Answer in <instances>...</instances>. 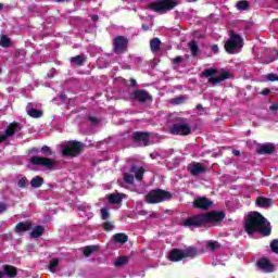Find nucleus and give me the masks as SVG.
I'll use <instances>...</instances> for the list:
<instances>
[{"label": "nucleus", "mask_w": 278, "mask_h": 278, "mask_svg": "<svg viewBox=\"0 0 278 278\" xmlns=\"http://www.w3.org/2000/svg\"><path fill=\"white\" fill-rule=\"evenodd\" d=\"M169 132L173 134V136H190L192 134V126H190L188 119L178 117L169 128Z\"/></svg>", "instance_id": "39448f33"}, {"label": "nucleus", "mask_w": 278, "mask_h": 278, "mask_svg": "<svg viewBox=\"0 0 278 278\" xmlns=\"http://www.w3.org/2000/svg\"><path fill=\"white\" fill-rule=\"evenodd\" d=\"M124 181H125V184H128V185L134 184V175H125Z\"/></svg>", "instance_id": "49530a36"}, {"label": "nucleus", "mask_w": 278, "mask_h": 278, "mask_svg": "<svg viewBox=\"0 0 278 278\" xmlns=\"http://www.w3.org/2000/svg\"><path fill=\"white\" fill-rule=\"evenodd\" d=\"M94 251H99V245H87L85 247L83 254L85 255V257H90V255H92Z\"/></svg>", "instance_id": "c85d7f7f"}, {"label": "nucleus", "mask_w": 278, "mask_h": 278, "mask_svg": "<svg viewBox=\"0 0 278 278\" xmlns=\"http://www.w3.org/2000/svg\"><path fill=\"white\" fill-rule=\"evenodd\" d=\"M28 184H29V180H27V177H22L18 180L17 186H18V188H27Z\"/></svg>", "instance_id": "58836bf2"}, {"label": "nucleus", "mask_w": 278, "mask_h": 278, "mask_svg": "<svg viewBox=\"0 0 278 278\" xmlns=\"http://www.w3.org/2000/svg\"><path fill=\"white\" fill-rule=\"evenodd\" d=\"M81 149H84V144L81 142L72 141L71 142V157H77L79 153H81Z\"/></svg>", "instance_id": "6ab92c4d"}, {"label": "nucleus", "mask_w": 278, "mask_h": 278, "mask_svg": "<svg viewBox=\"0 0 278 278\" xmlns=\"http://www.w3.org/2000/svg\"><path fill=\"white\" fill-rule=\"evenodd\" d=\"M89 121H90V123H92V125H97V123H99V119L97 117H92V116L89 117Z\"/></svg>", "instance_id": "3c124183"}, {"label": "nucleus", "mask_w": 278, "mask_h": 278, "mask_svg": "<svg viewBox=\"0 0 278 278\" xmlns=\"http://www.w3.org/2000/svg\"><path fill=\"white\" fill-rule=\"evenodd\" d=\"M102 229H104V231H113L114 230V223H112V222H104L102 224Z\"/></svg>", "instance_id": "4c0bfd02"}, {"label": "nucleus", "mask_w": 278, "mask_h": 278, "mask_svg": "<svg viewBox=\"0 0 278 278\" xmlns=\"http://www.w3.org/2000/svg\"><path fill=\"white\" fill-rule=\"evenodd\" d=\"M225 220L224 211H212L208 213H202L188 217L182 222V227H188V229H197L203 227V225L218 224Z\"/></svg>", "instance_id": "f03ea898"}, {"label": "nucleus", "mask_w": 278, "mask_h": 278, "mask_svg": "<svg viewBox=\"0 0 278 278\" xmlns=\"http://www.w3.org/2000/svg\"><path fill=\"white\" fill-rule=\"evenodd\" d=\"M186 101L185 97H178V98H174L172 99L170 103H173L174 105H181V103H184Z\"/></svg>", "instance_id": "ea45409f"}, {"label": "nucleus", "mask_w": 278, "mask_h": 278, "mask_svg": "<svg viewBox=\"0 0 278 278\" xmlns=\"http://www.w3.org/2000/svg\"><path fill=\"white\" fill-rule=\"evenodd\" d=\"M27 114L31 118H40L42 116V111L31 108V103L27 104Z\"/></svg>", "instance_id": "5701e85b"}, {"label": "nucleus", "mask_w": 278, "mask_h": 278, "mask_svg": "<svg viewBox=\"0 0 278 278\" xmlns=\"http://www.w3.org/2000/svg\"><path fill=\"white\" fill-rule=\"evenodd\" d=\"M244 231L248 236L261 233V236L268 237L273 233L270 222L264 217L260 212H250L244 218Z\"/></svg>", "instance_id": "f257e3e1"}, {"label": "nucleus", "mask_w": 278, "mask_h": 278, "mask_svg": "<svg viewBox=\"0 0 278 278\" xmlns=\"http://www.w3.org/2000/svg\"><path fill=\"white\" fill-rule=\"evenodd\" d=\"M60 265V261L58 258H52L49 264V270L50 273H55L56 266Z\"/></svg>", "instance_id": "e433bc0d"}, {"label": "nucleus", "mask_w": 278, "mask_h": 278, "mask_svg": "<svg viewBox=\"0 0 278 278\" xmlns=\"http://www.w3.org/2000/svg\"><path fill=\"white\" fill-rule=\"evenodd\" d=\"M8 210V204L0 202V214H3Z\"/></svg>", "instance_id": "09e8293b"}, {"label": "nucleus", "mask_w": 278, "mask_h": 278, "mask_svg": "<svg viewBox=\"0 0 278 278\" xmlns=\"http://www.w3.org/2000/svg\"><path fill=\"white\" fill-rule=\"evenodd\" d=\"M271 203L273 200L268 198L258 197L256 199V205H258V207H270Z\"/></svg>", "instance_id": "393cba45"}, {"label": "nucleus", "mask_w": 278, "mask_h": 278, "mask_svg": "<svg viewBox=\"0 0 278 278\" xmlns=\"http://www.w3.org/2000/svg\"><path fill=\"white\" fill-rule=\"evenodd\" d=\"M40 150L33 148L31 150H29V153H38Z\"/></svg>", "instance_id": "4d7b16f0"}, {"label": "nucleus", "mask_w": 278, "mask_h": 278, "mask_svg": "<svg viewBox=\"0 0 278 278\" xmlns=\"http://www.w3.org/2000/svg\"><path fill=\"white\" fill-rule=\"evenodd\" d=\"M266 79H267V81H278V75L277 74H267Z\"/></svg>", "instance_id": "a18cd8bd"}, {"label": "nucleus", "mask_w": 278, "mask_h": 278, "mask_svg": "<svg viewBox=\"0 0 278 278\" xmlns=\"http://www.w3.org/2000/svg\"><path fill=\"white\" fill-rule=\"evenodd\" d=\"M275 149L276 147L273 143L260 144L256 149V153H258V155H270L275 153Z\"/></svg>", "instance_id": "4468645a"}, {"label": "nucleus", "mask_w": 278, "mask_h": 278, "mask_svg": "<svg viewBox=\"0 0 278 278\" xmlns=\"http://www.w3.org/2000/svg\"><path fill=\"white\" fill-rule=\"evenodd\" d=\"M218 247H219L218 241H210V242L207 243V249H208L210 251H216V249H218Z\"/></svg>", "instance_id": "a19ab883"}, {"label": "nucleus", "mask_w": 278, "mask_h": 278, "mask_svg": "<svg viewBox=\"0 0 278 278\" xmlns=\"http://www.w3.org/2000/svg\"><path fill=\"white\" fill-rule=\"evenodd\" d=\"M162 45V41L160 40V38H153L150 41V49L153 53L160 51V46Z\"/></svg>", "instance_id": "cd10ccee"}, {"label": "nucleus", "mask_w": 278, "mask_h": 278, "mask_svg": "<svg viewBox=\"0 0 278 278\" xmlns=\"http://www.w3.org/2000/svg\"><path fill=\"white\" fill-rule=\"evenodd\" d=\"M236 8L240 12H242L244 10H249V8H250L249 1H247V0L238 1L237 4H236Z\"/></svg>", "instance_id": "473e14b6"}, {"label": "nucleus", "mask_w": 278, "mask_h": 278, "mask_svg": "<svg viewBox=\"0 0 278 278\" xmlns=\"http://www.w3.org/2000/svg\"><path fill=\"white\" fill-rule=\"evenodd\" d=\"M45 233V226L37 225L33 230L30 231L29 236L30 238H40Z\"/></svg>", "instance_id": "4be33fe9"}, {"label": "nucleus", "mask_w": 278, "mask_h": 278, "mask_svg": "<svg viewBox=\"0 0 278 278\" xmlns=\"http://www.w3.org/2000/svg\"><path fill=\"white\" fill-rule=\"evenodd\" d=\"M41 153H43V155H52L53 151L51 150V148H49V146H43L41 148Z\"/></svg>", "instance_id": "c03bdc74"}, {"label": "nucleus", "mask_w": 278, "mask_h": 278, "mask_svg": "<svg viewBox=\"0 0 278 278\" xmlns=\"http://www.w3.org/2000/svg\"><path fill=\"white\" fill-rule=\"evenodd\" d=\"M127 264H129V256H119L115 261L114 266H116V268H121V266H127Z\"/></svg>", "instance_id": "c756f323"}, {"label": "nucleus", "mask_w": 278, "mask_h": 278, "mask_svg": "<svg viewBox=\"0 0 278 278\" xmlns=\"http://www.w3.org/2000/svg\"><path fill=\"white\" fill-rule=\"evenodd\" d=\"M177 1L175 0H161L156 2H152L148 4V9L152 10V12H159L160 14H164V12H168L176 8Z\"/></svg>", "instance_id": "423d86ee"}, {"label": "nucleus", "mask_w": 278, "mask_h": 278, "mask_svg": "<svg viewBox=\"0 0 278 278\" xmlns=\"http://www.w3.org/2000/svg\"><path fill=\"white\" fill-rule=\"evenodd\" d=\"M188 168L191 175H203L210 170V166L205 165L204 163L197 162L189 164Z\"/></svg>", "instance_id": "9d476101"}, {"label": "nucleus", "mask_w": 278, "mask_h": 278, "mask_svg": "<svg viewBox=\"0 0 278 278\" xmlns=\"http://www.w3.org/2000/svg\"><path fill=\"white\" fill-rule=\"evenodd\" d=\"M3 10V3H0V12Z\"/></svg>", "instance_id": "0e129e2a"}, {"label": "nucleus", "mask_w": 278, "mask_h": 278, "mask_svg": "<svg viewBox=\"0 0 278 278\" xmlns=\"http://www.w3.org/2000/svg\"><path fill=\"white\" fill-rule=\"evenodd\" d=\"M50 73H55V70H54V68H52V70L50 71Z\"/></svg>", "instance_id": "338daca9"}, {"label": "nucleus", "mask_w": 278, "mask_h": 278, "mask_svg": "<svg viewBox=\"0 0 278 278\" xmlns=\"http://www.w3.org/2000/svg\"><path fill=\"white\" fill-rule=\"evenodd\" d=\"M182 255L184 260H186V257H190L192 260L199 255V250L194 247H189L182 250Z\"/></svg>", "instance_id": "412c9836"}, {"label": "nucleus", "mask_w": 278, "mask_h": 278, "mask_svg": "<svg viewBox=\"0 0 278 278\" xmlns=\"http://www.w3.org/2000/svg\"><path fill=\"white\" fill-rule=\"evenodd\" d=\"M134 138L135 142H138V144H143V147H147L151 140L149 132H135Z\"/></svg>", "instance_id": "dca6fc26"}, {"label": "nucleus", "mask_w": 278, "mask_h": 278, "mask_svg": "<svg viewBox=\"0 0 278 278\" xmlns=\"http://www.w3.org/2000/svg\"><path fill=\"white\" fill-rule=\"evenodd\" d=\"M137 181H142L143 175H135Z\"/></svg>", "instance_id": "6e6d98bb"}, {"label": "nucleus", "mask_w": 278, "mask_h": 278, "mask_svg": "<svg viewBox=\"0 0 278 278\" xmlns=\"http://www.w3.org/2000/svg\"><path fill=\"white\" fill-rule=\"evenodd\" d=\"M113 240L117 244H125V242H127L129 240V237L123 232H118L113 236Z\"/></svg>", "instance_id": "a878e982"}, {"label": "nucleus", "mask_w": 278, "mask_h": 278, "mask_svg": "<svg viewBox=\"0 0 278 278\" xmlns=\"http://www.w3.org/2000/svg\"><path fill=\"white\" fill-rule=\"evenodd\" d=\"M270 249H271L273 253H278V240L277 239H274L270 242Z\"/></svg>", "instance_id": "37998d69"}, {"label": "nucleus", "mask_w": 278, "mask_h": 278, "mask_svg": "<svg viewBox=\"0 0 278 278\" xmlns=\"http://www.w3.org/2000/svg\"><path fill=\"white\" fill-rule=\"evenodd\" d=\"M181 62H184V58H181V56H176L173 59V64L179 65V64H181Z\"/></svg>", "instance_id": "de8ad7c7"}, {"label": "nucleus", "mask_w": 278, "mask_h": 278, "mask_svg": "<svg viewBox=\"0 0 278 278\" xmlns=\"http://www.w3.org/2000/svg\"><path fill=\"white\" fill-rule=\"evenodd\" d=\"M45 184V179L40 176H37L30 180L31 188H40Z\"/></svg>", "instance_id": "2f4dec72"}, {"label": "nucleus", "mask_w": 278, "mask_h": 278, "mask_svg": "<svg viewBox=\"0 0 278 278\" xmlns=\"http://www.w3.org/2000/svg\"><path fill=\"white\" fill-rule=\"evenodd\" d=\"M100 212L102 220H108V218H110V212H108V208L103 207Z\"/></svg>", "instance_id": "79ce46f5"}, {"label": "nucleus", "mask_w": 278, "mask_h": 278, "mask_svg": "<svg viewBox=\"0 0 278 278\" xmlns=\"http://www.w3.org/2000/svg\"><path fill=\"white\" fill-rule=\"evenodd\" d=\"M232 154L236 155V157H240V150H233Z\"/></svg>", "instance_id": "5fc2aeb1"}, {"label": "nucleus", "mask_w": 278, "mask_h": 278, "mask_svg": "<svg viewBox=\"0 0 278 278\" xmlns=\"http://www.w3.org/2000/svg\"><path fill=\"white\" fill-rule=\"evenodd\" d=\"M61 153L62 155H71V142H67L66 144L61 146Z\"/></svg>", "instance_id": "f704fd0d"}, {"label": "nucleus", "mask_w": 278, "mask_h": 278, "mask_svg": "<svg viewBox=\"0 0 278 278\" xmlns=\"http://www.w3.org/2000/svg\"><path fill=\"white\" fill-rule=\"evenodd\" d=\"M157 213H152L151 215H150V218H157Z\"/></svg>", "instance_id": "bf43d9fd"}, {"label": "nucleus", "mask_w": 278, "mask_h": 278, "mask_svg": "<svg viewBox=\"0 0 278 278\" xmlns=\"http://www.w3.org/2000/svg\"><path fill=\"white\" fill-rule=\"evenodd\" d=\"M130 81H131V85H132V86H137V85H138V83L136 81V79H130Z\"/></svg>", "instance_id": "052dcab7"}, {"label": "nucleus", "mask_w": 278, "mask_h": 278, "mask_svg": "<svg viewBox=\"0 0 278 278\" xmlns=\"http://www.w3.org/2000/svg\"><path fill=\"white\" fill-rule=\"evenodd\" d=\"M212 205H213L212 200H210L205 197L197 198L193 201V207L195 210H202L203 212H206V210H210V207H212Z\"/></svg>", "instance_id": "9b49d317"}, {"label": "nucleus", "mask_w": 278, "mask_h": 278, "mask_svg": "<svg viewBox=\"0 0 278 278\" xmlns=\"http://www.w3.org/2000/svg\"><path fill=\"white\" fill-rule=\"evenodd\" d=\"M167 260H169V262H181V260H184V250L173 249L169 252Z\"/></svg>", "instance_id": "f3484780"}, {"label": "nucleus", "mask_w": 278, "mask_h": 278, "mask_svg": "<svg viewBox=\"0 0 278 278\" xmlns=\"http://www.w3.org/2000/svg\"><path fill=\"white\" fill-rule=\"evenodd\" d=\"M0 47H12V40L8 36L2 35L0 38Z\"/></svg>", "instance_id": "72a5a7b5"}, {"label": "nucleus", "mask_w": 278, "mask_h": 278, "mask_svg": "<svg viewBox=\"0 0 278 278\" xmlns=\"http://www.w3.org/2000/svg\"><path fill=\"white\" fill-rule=\"evenodd\" d=\"M242 47V37L231 30L230 38L225 43L227 53H238Z\"/></svg>", "instance_id": "6e6552de"}, {"label": "nucleus", "mask_w": 278, "mask_h": 278, "mask_svg": "<svg viewBox=\"0 0 278 278\" xmlns=\"http://www.w3.org/2000/svg\"><path fill=\"white\" fill-rule=\"evenodd\" d=\"M188 47L191 51V55H193V58H197V55H199V45L192 40L188 43Z\"/></svg>", "instance_id": "7c9ffc66"}, {"label": "nucleus", "mask_w": 278, "mask_h": 278, "mask_svg": "<svg viewBox=\"0 0 278 278\" xmlns=\"http://www.w3.org/2000/svg\"><path fill=\"white\" fill-rule=\"evenodd\" d=\"M30 229H31V222H29V220L26 223L20 222L15 226L16 233H23L25 231H30Z\"/></svg>", "instance_id": "aec40b11"}, {"label": "nucleus", "mask_w": 278, "mask_h": 278, "mask_svg": "<svg viewBox=\"0 0 278 278\" xmlns=\"http://www.w3.org/2000/svg\"><path fill=\"white\" fill-rule=\"evenodd\" d=\"M29 162L33 166H41L42 168H47V170H55L58 166L56 160L38 155L30 156Z\"/></svg>", "instance_id": "0eeeda50"}, {"label": "nucleus", "mask_w": 278, "mask_h": 278, "mask_svg": "<svg viewBox=\"0 0 278 278\" xmlns=\"http://www.w3.org/2000/svg\"><path fill=\"white\" fill-rule=\"evenodd\" d=\"M143 29H149V26H143Z\"/></svg>", "instance_id": "774afa93"}, {"label": "nucleus", "mask_w": 278, "mask_h": 278, "mask_svg": "<svg viewBox=\"0 0 278 278\" xmlns=\"http://www.w3.org/2000/svg\"><path fill=\"white\" fill-rule=\"evenodd\" d=\"M141 216H147V211H140Z\"/></svg>", "instance_id": "680f3d73"}, {"label": "nucleus", "mask_w": 278, "mask_h": 278, "mask_svg": "<svg viewBox=\"0 0 278 278\" xmlns=\"http://www.w3.org/2000/svg\"><path fill=\"white\" fill-rule=\"evenodd\" d=\"M197 110H203V105L198 104V105H197Z\"/></svg>", "instance_id": "e2e57ef3"}, {"label": "nucleus", "mask_w": 278, "mask_h": 278, "mask_svg": "<svg viewBox=\"0 0 278 278\" xmlns=\"http://www.w3.org/2000/svg\"><path fill=\"white\" fill-rule=\"evenodd\" d=\"M129 40L125 36H117L113 39V51L114 53L121 54L127 51Z\"/></svg>", "instance_id": "1a4fd4ad"}, {"label": "nucleus", "mask_w": 278, "mask_h": 278, "mask_svg": "<svg viewBox=\"0 0 278 278\" xmlns=\"http://www.w3.org/2000/svg\"><path fill=\"white\" fill-rule=\"evenodd\" d=\"M203 77H208V84L212 86H218L220 81H225V79H229L231 74L225 70L217 68H207L202 72Z\"/></svg>", "instance_id": "7ed1b4c3"}, {"label": "nucleus", "mask_w": 278, "mask_h": 278, "mask_svg": "<svg viewBox=\"0 0 278 278\" xmlns=\"http://www.w3.org/2000/svg\"><path fill=\"white\" fill-rule=\"evenodd\" d=\"M134 97L140 103H144L146 101H149V99H151V94H149V92H147L144 90H136L134 92Z\"/></svg>", "instance_id": "a211bd4d"}, {"label": "nucleus", "mask_w": 278, "mask_h": 278, "mask_svg": "<svg viewBox=\"0 0 278 278\" xmlns=\"http://www.w3.org/2000/svg\"><path fill=\"white\" fill-rule=\"evenodd\" d=\"M91 21H99V15H92Z\"/></svg>", "instance_id": "13d9d810"}, {"label": "nucleus", "mask_w": 278, "mask_h": 278, "mask_svg": "<svg viewBox=\"0 0 278 278\" xmlns=\"http://www.w3.org/2000/svg\"><path fill=\"white\" fill-rule=\"evenodd\" d=\"M15 131H21V124L12 123L4 130V135H0V142H4L5 138L14 136Z\"/></svg>", "instance_id": "ddd939ff"}, {"label": "nucleus", "mask_w": 278, "mask_h": 278, "mask_svg": "<svg viewBox=\"0 0 278 278\" xmlns=\"http://www.w3.org/2000/svg\"><path fill=\"white\" fill-rule=\"evenodd\" d=\"M109 203H111V205H118V203H123V194L117 193V194H110L108 198Z\"/></svg>", "instance_id": "b1692460"}, {"label": "nucleus", "mask_w": 278, "mask_h": 278, "mask_svg": "<svg viewBox=\"0 0 278 278\" xmlns=\"http://www.w3.org/2000/svg\"><path fill=\"white\" fill-rule=\"evenodd\" d=\"M262 94H263L264 97L270 94V89H268V88L263 89Z\"/></svg>", "instance_id": "603ef678"}, {"label": "nucleus", "mask_w": 278, "mask_h": 278, "mask_svg": "<svg viewBox=\"0 0 278 278\" xmlns=\"http://www.w3.org/2000/svg\"><path fill=\"white\" fill-rule=\"evenodd\" d=\"M256 266L263 273H273L275 270V265H273V263H270V260H268L266 257H261L256 262Z\"/></svg>", "instance_id": "f8f14e48"}, {"label": "nucleus", "mask_w": 278, "mask_h": 278, "mask_svg": "<svg viewBox=\"0 0 278 278\" xmlns=\"http://www.w3.org/2000/svg\"><path fill=\"white\" fill-rule=\"evenodd\" d=\"M16 275H18V269L12 265H4L3 271L0 270V278H3L5 276L10 278H14L16 277Z\"/></svg>", "instance_id": "2eb2a0df"}, {"label": "nucleus", "mask_w": 278, "mask_h": 278, "mask_svg": "<svg viewBox=\"0 0 278 278\" xmlns=\"http://www.w3.org/2000/svg\"><path fill=\"white\" fill-rule=\"evenodd\" d=\"M211 49H212L213 53H218V46L217 45L212 46Z\"/></svg>", "instance_id": "864d4df0"}, {"label": "nucleus", "mask_w": 278, "mask_h": 278, "mask_svg": "<svg viewBox=\"0 0 278 278\" xmlns=\"http://www.w3.org/2000/svg\"><path fill=\"white\" fill-rule=\"evenodd\" d=\"M130 173H134L135 175H144L147 170H144L143 167H140L138 165H132Z\"/></svg>", "instance_id": "c9c22d12"}, {"label": "nucleus", "mask_w": 278, "mask_h": 278, "mask_svg": "<svg viewBox=\"0 0 278 278\" xmlns=\"http://www.w3.org/2000/svg\"><path fill=\"white\" fill-rule=\"evenodd\" d=\"M170 199H173V193L164 189H153L146 195V202L150 205L164 203V201H170Z\"/></svg>", "instance_id": "20e7f679"}, {"label": "nucleus", "mask_w": 278, "mask_h": 278, "mask_svg": "<svg viewBox=\"0 0 278 278\" xmlns=\"http://www.w3.org/2000/svg\"><path fill=\"white\" fill-rule=\"evenodd\" d=\"M269 110H271V112H277V111H278V102L275 103V104H271V105L269 106Z\"/></svg>", "instance_id": "8fccbe9b"}, {"label": "nucleus", "mask_w": 278, "mask_h": 278, "mask_svg": "<svg viewBox=\"0 0 278 278\" xmlns=\"http://www.w3.org/2000/svg\"><path fill=\"white\" fill-rule=\"evenodd\" d=\"M60 98L62 99V101H64V99H66V96H61Z\"/></svg>", "instance_id": "69168bd1"}, {"label": "nucleus", "mask_w": 278, "mask_h": 278, "mask_svg": "<svg viewBox=\"0 0 278 278\" xmlns=\"http://www.w3.org/2000/svg\"><path fill=\"white\" fill-rule=\"evenodd\" d=\"M72 64L75 66H84L86 63V55L79 54L71 59Z\"/></svg>", "instance_id": "bb28decb"}]
</instances>
